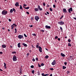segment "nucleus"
Returning <instances> with one entry per match:
<instances>
[{"instance_id":"nucleus-53","label":"nucleus","mask_w":76,"mask_h":76,"mask_svg":"<svg viewBox=\"0 0 76 76\" xmlns=\"http://www.w3.org/2000/svg\"><path fill=\"white\" fill-rule=\"evenodd\" d=\"M22 70L20 69V74L21 75L22 74Z\"/></svg>"},{"instance_id":"nucleus-45","label":"nucleus","mask_w":76,"mask_h":76,"mask_svg":"<svg viewBox=\"0 0 76 76\" xmlns=\"http://www.w3.org/2000/svg\"><path fill=\"white\" fill-rule=\"evenodd\" d=\"M38 65L39 67H41V65H40L39 64H38Z\"/></svg>"},{"instance_id":"nucleus-29","label":"nucleus","mask_w":76,"mask_h":76,"mask_svg":"<svg viewBox=\"0 0 76 76\" xmlns=\"http://www.w3.org/2000/svg\"><path fill=\"white\" fill-rule=\"evenodd\" d=\"M30 8V7H28L25 8L26 9L28 10Z\"/></svg>"},{"instance_id":"nucleus-25","label":"nucleus","mask_w":76,"mask_h":76,"mask_svg":"<svg viewBox=\"0 0 76 76\" xmlns=\"http://www.w3.org/2000/svg\"><path fill=\"white\" fill-rule=\"evenodd\" d=\"M20 10H22L23 9L22 8V5H20Z\"/></svg>"},{"instance_id":"nucleus-35","label":"nucleus","mask_w":76,"mask_h":76,"mask_svg":"<svg viewBox=\"0 0 76 76\" xmlns=\"http://www.w3.org/2000/svg\"><path fill=\"white\" fill-rule=\"evenodd\" d=\"M41 65L42 66H43L44 65V64H43V63H42V64H41Z\"/></svg>"},{"instance_id":"nucleus-42","label":"nucleus","mask_w":76,"mask_h":76,"mask_svg":"<svg viewBox=\"0 0 76 76\" xmlns=\"http://www.w3.org/2000/svg\"><path fill=\"white\" fill-rule=\"evenodd\" d=\"M32 60L33 61H35V59L34 58H33Z\"/></svg>"},{"instance_id":"nucleus-17","label":"nucleus","mask_w":76,"mask_h":76,"mask_svg":"<svg viewBox=\"0 0 76 76\" xmlns=\"http://www.w3.org/2000/svg\"><path fill=\"white\" fill-rule=\"evenodd\" d=\"M34 10L36 12H37L39 11V10H38V9L37 8H35L34 9Z\"/></svg>"},{"instance_id":"nucleus-9","label":"nucleus","mask_w":76,"mask_h":76,"mask_svg":"<svg viewBox=\"0 0 76 76\" xmlns=\"http://www.w3.org/2000/svg\"><path fill=\"white\" fill-rule=\"evenodd\" d=\"M56 64V61L55 60H54L53 62L51 63V64L53 66L55 65V64Z\"/></svg>"},{"instance_id":"nucleus-6","label":"nucleus","mask_w":76,"mask_h":76,"mask_svg":"<svg viewBox=\"0 0 76 76\" xmlns=\"http://www.w3.org/2000/svg\"><path fill=\"white\" fill-rule=\"evenodd\" d=\"M35 20L37 21H38V20L39 19V18L38 16H35V18H34Z\"/></svg>"},{"instance_id":"nucleus-15","label":"nucleus","mask_w":76,"mask_h":76,"mask_svg":"<svg viewBox=\"0 0 76 76\" xmlns=\"http://www.w3.org/2000/svg\"><path fill=\"white\" fill-rule=\"evenodd\" d=\"M61 56H62V57H65L66 56V55H64V54H63V53H61Z\"/></svg>"},{"instance_id":"nucleus-26","label":"nucleus","mask_w":76,"mask_h":76,"mask_svg":"<svg viewBox=\"0 0 76 76\" xmlns=\"http://www.w3.org/2000/svg\"><path fill=\"white\" fill-rule=\"evenodd\" d=\"M32 35H33V36H36V35H37L35 33L32 34Z\"/></svg>"},{"instance_id":"nucleus-22","label":"nucleus","mask_w":76,"mask_h":76,"mask_svg":"<svg viewBox=\"0 0 76 76\" xmlns=\"http://www.w3.org/2000/svg\"><path fill=\"white\" fill-rule=\"evenodd\" d=\"M66 66H63V69H66Z\"/></svg>"},{"instance_id":"nucleus-16","label":"nucleus","mask_w":76,"mask_h":76,"mask_svg":"<svg viewBox=\"0 0 76 76\" xmlns=\"http://www.w3.org/2000/svg\"><path fill=\"white\" fill-rule=\"evenodd\" d=\"M18 48H20V43H18Z\"/></svg>"},{"instance_id":"nucleus-63","label":"nucleus","mask_w":76,"mask_h":76,"mask_svg":"<svg viewBox=\"0 0 76 76\" xmlns=\"http://www.w3.org/2000/svg\"><path fill=\"white\" fill-rule=\"evenodd\" d=\"M23 6H26L27 5L26 4H24L23 5Z\"/></svg>"},{"instance_id":"nucleus-10","label":"nucleus","mask_w":76,"mask_h":76,"mask_svg":"<svg viewBox=\"0 0 76 76\" xmlns=\"http://www.w3.org/2000/svg\"><path fill=\"white\" fill-rule=\"evenodd\" d=\"M38 48H39V51L40 52L42 53V49L41 46H39L38 47Z\"/></svg>"},{"instance_id":"nucleus-1","label":"nucleus","mask_w":76,"mask_h":76,"mask_svg":"<svg viewBox=\"0 0 76 76\" xmlns=\"http://www.w3.org/2000/svg\"><path fill=\"white\" fill-rule=\"evenodd\" d=\"M7 12H8L7 11L5 10H3L2 12H1V14L3 15H7Z\"/></svg>"},{"instance_id":"nucleus-38","label":"nucleus","mask_w":76,"mask_h":76,"mask_svg":"<svg viewBox=\"0 0 76 76\" xmlns=\"http://www.w3.org/2000/svg\"><path fill=\"white\" fill-rule=\"evenodd\" d=\"M43 5L44 6H45L46 5V4H45V3L44 2H43Z\"/></svg>"},{"instance_id":"nucleus-21","label":"nucleus","mask_w":76,"mask_h":76,"mask_svg":"<svg viewBox=\"0 0 76 76\" xmlns=\"http://www.w3.org/2000/svg\"><path fill=\"white\" fill-rule=\"evenodd\" d=\"M13 10L12 9H11V10L10 11V13H13Z\"/></svg>"},{"instance_id":"nucleus-54","label":"nucleus","mask_w":76,"mask_h":76,"mask_svg":"<svg viewBox=\"0 0 76 76\" xmlns=\"http://www.w3.org/2000/svg\"><path fill=\"white\" fill-rule=\"evenodd\" d=\"M29 53H27L26 54V56H29Z\"/></svg>"},{"instance_id":"nucleus-19","label":"nucleus","mask_w":76,"mask_h":76,"mask_svg":"<svg viewBox=\"0 0 76 76\" xmlns=\"http://www.w3.org/2000/svg\"><path fill=\"white\" fill-rule=\"evenodd\" d=\"M12 11L14 12V13L16 12V10L15 8L12 9Z\"/></svg>"},{"instance_id":"nucleus-59","label":"nucleus","mask_w":76,"mask_h":76,"mask_svg":"<svg viewBox=\"0 0 76 76\" xmlns=\"http://www.w3.org/2000/svg\"><path fill=\"white\" fill-rule=\"evenodd\" d=\"M46 13L48 15H49V12H47Z\"/></svg>"},{"instance_id":"nucleus-64","label":"nucleus","mask_w":76,"mask_h":76,"mask_svg":"<svg viewBox=\"0 0 76 76\" xmlns=\"http://www.w3.org/2000/svg\"><path fill=\"white\" fill-rule=\"evenodd\" d=\"M58 41H60V39L59 38H58Z\"/></svg>"},{"instance_id":"nucleus-50","label":"nucleus","mask_w":76,"mask_h":76,"mask_svg":"<svg viewBox=\"0 0 76 76\" xmlns=\"http://www.w3.org/2000/svg\"><path fill=\"white\" fill-rule=\"evenodd\" d=\"M36 60L37 61H38V58H37V57L36 58Z\"/></svg>"},{"instance_id":"nucleus-24","label":"nucleus","mask_w":76,"mask_h":76,"mask_svg":"<svg viewBox=\"0 0 76 76\" xmlns=\"http://www.w3.org/2000/svg\"><path fill=\"white\" fill-rule=\"evenodd\" d=\"M15 33H16L17 32V30L16 29V28L15 29Z\"/></svg>"},{"instance_id":"nucleus-30","label":"nucleus","mask_w":76,"mask_h":76,"mask_svg":"<svg viewBox=\"0 0 76 76\" xmlns=\"http://www.w3.org/2000/svg\"><path fill=\"white\" fill-rule=\"evenodd\" d=\"M64 16L63 15H62L61 16V17L60 18V20H61V19L64 17Z\"/></svg>"},{"instance_id":"nucleus-44","label":"nucleus","mask_w":76,"mask_h":76,"mask_svg":"<svg viewBox=\"0 0 76 76\" xmlns=\"http://www.w3.org/2000/svg\"><path fill=\"white\" fill-rule=\"evenodd\" d=\"M67 74H68L69 73H70V72L68 70V71L67 72Z\"/></svg>"},{"instance_id":"nucleus-23","label":"nucleus","mask_w":76,"mask_h":76,"mask_svg":"<svg viewBox=\"0 0 76 76\" xmlns=\"http://www.w3.org/2000/svg\"><path fill=\"white\" fill-rule=\"evenodd\" d=\"M49 57V56L48 55H46L45 57V58H48Z\"/></svg>"},{"instance_id":"nucleus-34","label":"nucleus","mask_w":76,"mask_h":76,"mask_svg":"<svg viewBox=\"0 0 76 76\" xmlns=\"http://www.w3.org/2000/svg\"><path fill=\"white\" fill-rule=\"evenodd\" d=\"M38 72L37 75L38 76H39V75H40V72Z\"/></svg>"},{"instance_id":"nucleus-36","label":"nucleus","mask_w":76,"mask_h":76,"mask_svg":"<svg viewBox=\"0 0 76 76\" xmlns=\"http://www.w3.org/2000/svg\"><path fill=\"white\" fill-rule=\"evenodd\" d=\"M24 36H25L26 37H27V36H26V34H24Z\"/></svg>"},{"instance_id":"nucleus-52","label":"nucleus","mask_w":76,"mask_h":76,"mask_svg":"<svg viewBox=\"0 0 76 76\" xmlns=\"http://www.w3.org/2000/svg\"><path fill=\"white\" fill-rule=\"evenodd\" d=\"M44 75H45V74L44 73H43L42 74V76H44Z\"/></svg>"},{"instance_id":"nucleus-58","label":"nucleus","mask_w":76,"mask_h":76,"mask_svg":"<svg viewBox=\"0 0 76 76\" xmlns=\"http://www.w3.org/2000/svg\"><path fill=\"white\" fill-rule=\"evenodd\" d=\"M3 54V52H0V54Z\"/></svg>"},{"instance_id":"nucleus-20","label":"nucleus","mask_w":76,"mask_h":76,"mask_svg":"<svg viewBox=\"0 0 76 76\" xmlns=\"http://www.w3.org/2000/svg\"><path fill=\"white\" fill-rule=\"evenodd\" d=\"M60 29L61 30V31H62V32H63V28L61 26L60 27Z\"/></svg>"},{"instance_id":"nucleus-61","label":"nucleus","mask_w":76,"mask_h":76,"mask_svg":"<svg viewBox=\"0 0 76 76\" xmlns=\"http://www.w3.org/2000/svg\"><path fill=\"white\" fill-rule=\"evenodd\" d=\"M73 18L75 20H76V18L73 17Z\"/></svg>"},{"instance_id":"nucleus-13","label":"nucleus","mask_w":76,"mask_h":76,"mask_svg":"<svg viewBox=\"0 0 76 76\" xmlns=\"http://www.w3.org/2000/svg\"><path fill=\"white\" fill-rule=\"evenodd\" d=\"M22 45H23L24 47H27L28 46L26 44H25V43H22Z\"/></svg>"},{"instance_id":"nucleus-4","label":"nucleus","mask_w":76,"mask_h":76,"mask_svg":"<svg viewBox=\"0 0 76 76\" xmlns=\"http://www.w3.org/2000/svg\"><path fill=\"white\" fill-rule=\"evenodd\" d=\"M72 11H73L72 8L71 7L70 8H69L68 9V11L69 13H71V11L72 12Z\"/></svg>"},{"instance_id":"nucleus-39","label":"nucleus","mask_w":76,"mask_h":76,"mask_svg":"<svg viewBox=\"0 0 76 76\" xmlns=\"http://www.w3.org/2000/svg\"><path fill=\"white\" fill-rule=\"evenodd\" d=\"M55 39H58V36H56V37H55Z\"/></svg>"},{"instance_id":"nucleus-8","label":"nucleus","mask_w":76,"mask_h":76,"mask_svg":"<svg viewBox=\"0 0 76 76\" xmlns=\"http://www.w3.org/2000/svg\"><path fill=\"white\" fill-rule=\"evenodd\" d=\"M63 12H64V13H66L67 12V11L66 10V8H64L63 9Z\"/></svg>"},{"instance_id":"nucleus-7","label":"nucleus","mask_w":76,"mask_h":76,"mask_svg":"<svg viewBox=\"0 0 76 76\" xmlns=\"http://www.w3.org/2000/svg\"><path fill=\"white\" fill-rule=\"evenodd\" d=\"M23 36L19 35L18 36V38L20 39H21L22 38H23Z\"/></svg>"},{"instance_id":"nucleus-46","label":"nucleus","mask_w":76,"mask_h":76,"mask_svg":"<svg viewBox=\"0 0 76 76\" xmlns=\"http://www.w3.org/2000/svg\"><path fill=\"white\" fill-rule=\"evenodd\" d=\"M39 45H36V48H38V47H39Z\"/></svg>"},{"instance_id":"nucleus-33","label":"nucleus","mask_w":76,"mask_h":76,"mask_svg":"<svg viewBox=\"0 0 76 76\" xmlns=\"http://www.w3.org/2000/svg\"><path fill=\"white\" fill-rule=\"evenodd\" d=\"M50 69L51 71H53L54 70V69L53 68H50Z\"/></svg>"},{"instance_id":"nucleus-31","label":"nucleus","mask_w":76,"mask_h":76,"mask_svg":"<svg viewBox=\"0 0 76 76\" xmlns=\"http://www.w3.org/2000/svg\"><path fill=\"white\" fill-rule=\"evenodd\" d=\"M31 73H32L33 74H34V70H33L31 71Z\"/></svg>"},{"instance_id":"nucleus-57","label":"nucleus","mask_w":76,"mask_h":76,"mask_svg":"<svg viewBox=\"0 0 76 76\" xmlns=\"http://www.w3.org/2000/svg\"><path fill=\"white\" fill-rule=\"evenodd\" d=\"M70 57L71 59L73 58V57H72V56H70Z\"/></svg>"},{"instance_id":"nucleus-12","label":"nucleus","mask_w":76,"mask_h":76,"mask_svg":"<svg viewBox=\"0 0 76 76\" xmlns=\"http://www.w3.org/2000/svg\"><path fill=\"white\" fill-rule=\"evenodd\" d=\"M15 5L16 6V7H19V3L18 2H17L15 4Z\"/></svg>"},{"instance_id":"nucleus-14","label":"nucleus","mask_w":76,"mask_h":76,"mask_svg":"<svg viewBox=\"0 0 76 76\" xmlns=\"http://www.w3.org/2000/svg\"><path fill=\"white\" fill-rule=\"evenodd\" d=\"M1 47L4 48L6 47V45H3L1 46Z\"/></svg>"},{"instance_id":"nucleus-48","label":"nucleus","mask_w":76,"mask_h":76,"mask_svg":"<svg viewBox=\"0 0 76 76\" xmlns=\"http://www.w3.org/2000/svg\"><path fill=\"white\" fill-rule=\"evenodd\" d=\"M26 13L28 15H29V12H26Z\"/></svg>"},{"instance_id":"nucleus-56","label":"nucleus","mask_w":76,"mask_h":76,"mask_svg":"<svg viewBox=\"0 0 76 76\" xmlns=\"http://www.w3.org/2000/svg\"><path fill=\"white\" fill-rule=\"evenodd\" d=\"M9 22H11V20L10 19H9Z\"/></svg>"},{"instance_id":"nucleus-18","label":"nucleus","mask_w":76,"mask_h":76,"mask_svg":"<svg viewBox=\"0 0 76 76\" xmlns=\"http://www.w3.org/2000/svg\"><path fill=\"white\" fill-rule=\"evenodd\" d=\"M71 45H72L70 43H68V46H69V47H71Z\"/></svg>"},{"instance_id":"nucleus-49","label":"nucleus","mask_w":76,"mask_h":76,"mask_svg":"<svg viewBox=\"0 0 76 76\" xmlns=\"http://www.w3.org/2000/svg\"><path fill=\"white\" fill-rule=\"evenodd\" d=\"M4 67L5 66H6V64H5V63H4Z\"/></svg>"},{"instance_id":"nucleus-3","label":"nucleus","mask_w":76,"mask_h":76,"mask_svg":"<svg viewBox=\"0 0 76 76\" xmlns=\"http://www.w3.org/2000/svg\"><path fill=\"white\" fill-rule=\"evenodd\" d=\"M58 23L60 25H63L64 24V23L63 21H61L59 22H58Z\"/></svg>"},{"instance_id":"nucleus-37","label":"nucleus","mask_w":76,"mask_h":76,"mask_svg":"<svg viewBox=\"0 0 76 76\" xmlns=\"http://www.w3.org/2000/svg\"><path fill=\"white\" fill-rule=\"evenodd\" d=\"M71 41V40L70 39H68V42H70Z\"/></svg>"},{"instance_id":"nucleus-40","label":"nucleus","mask_w":76,"mask_h":76,"mask_svg":"<svg viewBox=\"0 0 76 76\" xmlns=\"http://www.w3.org/2000/svg\"><path fill=\"white\" fill-rule=\"evenodd\" d=\"M40 31H42V32H44L45 30H40Z\"/></svg>"},{"instance_id":"nucleus-41","label":"nucleus","mask_w":76,"mask_h":76,"mask_svg":"<svg viewBox=\"0 0 76 76\" xmlns=\"http://www.w3.org/2000/svg\"><path fill=\"white\" fill-rule=\"evenodd\" d=\"M31 67L33 68L34 67V66L33 65H32V66H31Z\"/></svg>"},{"instance_id":"nucleus-55","label":"nucleus","mask_w":76,"mask_h":76,"mask_svg":"<svg viewBox=\"0 0 76 76\" xmlns=\"http://www.w3.org/2000/svg\"><path fill=\"white\" fill-rule=\"evenodd\" d=\"M53 7L55 8L56 7V5L55 4L53 5Z\"/></svg>"},{"instance_id":"nucleus-2","label":"nucleus","mask_w":76,"mask_h":76,"mask_svg":"<svg viewBox=\"0 0 76 76\" xmlns=\"http://www.w3.org/2000/svg\"><path fill=\"white\" fill-rule=\"evenodd\" d=\"M13 60L14 61H15L17 60V57H16V56L15 55L13 56Z\"/></svg>"},{"instance_id":"nucleus-51","label":"nucleus","mask_w":76,"mask_h":76,"mask_svg":"<svg viewBox=\"0 0 76 76\" xmlns=\"http://www.w3.org/2000/svg\"><path fill=\"white\" fill-rule=\"evenodd\" d=\"M47 7H50V5H48V4H47Z\"/></svg>"},{"instance_id":"nucleus-27","label":"nucleus","mask_w":76,"mask_h":76,"mask_svg":"<svg viewBox=\"0 0 76 76\" xmlns=\"http://www.w3.org/2000/svg\"><path fill=\"white\" fill-rule=\"evenodd\" d=\"M13 26L14 27L15 26V27H16V26H17V25H16L14 23V24H13Z\"/></svg>"},{"instance_id":"nucleus-43","label":"nucleus","mask_w":76,"mask_h":76,"mask_svg":"<svg viewBox=\"0 0 76 76\" xmlns=\"http://www.w3.org/2000/svg\"><path fill=\"white\" fill-rule=\"evenodd\" d=\"M64 64H65V65H66V64H67V62H65L64 63Z\"/></svg>"},{"instance_id":"nucleus-62","label":"nucleus","mask_w":76,"mask_h":76,"mask_svg":"<svg viewBox=\"0 0 76 76\" xmlns=\"http://www.w3.org/2000/svg\"><path fill=\"white\" fill-rule=\"evenodd\" d=\"M4 68L5 69H6L7 68V67L6 66H4Z\"/></svg>"},{"instance_id":"nucleus-11","label":"nucleus","mask_w":76,"mask_h":76,"mask_svg":"<svg viewBox=\"0 0 76 76\" xmlns=\"http://www.w3.org/2000/svg\"><path fill=\"white\" fill-rule=\"evenodd\" d=\"M45 27L46 28V29H51V27L50 26H48V25H46L45 26Z\"/></svg>"},{"instance_id":"nucleus-28","label":"nucleus","mask_w":76,"mask_h":76,"mask_svg":"<svg viewBox=\"0 0 76 76\" xmlns=\"http://www.w3.org/2000/svg\"><path fill=\"white\" fill-rule=\"evenodd\" d=\"M16 52L15 51H14V52H12V54H16Z\"/></svg>"},{"instance_id":"nucleus-60","label":"nucleus","mask_w":76,"mask_h":76,"mask_svg":"<svg viewBox=\"0 0 76 76\" xmlns=\"http://www.w3.org/2000/svg\"><path fill=\"white\" fill-rule=\"evenodd\" d=\"M11 27H13V28L14 27L13 24L12 25V26H11Z\"/></svg>"},{"instance_id":"nucleus-32","label":"nucleus","mask_w":76,"mask_h":76,"mask_svg":"<svg viewBox=\"0 0 76 76\" xmlns=\"http://www.w3.org/2000/svg\"><path fill=\"white\" fill-rule=\"evenodd\" d=\"M50 11L51 12H52L53 11V10H52V9L51 8H50Z\"/></svg>"},{"instance_id":"nucleus-47","label":"nucleus","mask_w":76,"mask_h":76,"mask_svg":"<svg viewBox=\"0 0 76 76\" xmlns=\"http://www.w3.org/2000/svg\"><path fill=\"white\" fill-rule=\"evenodd\" d=\"M34 20V19L33 17H31V20L32 21Z\"/></svg>"},{"instance_id":"nucleus-5","label":"nucleus","mask_w":76,"mask_h":76,"mask_svg":"<svg viewBox=\"0 0 76 76\" xmlns=\"http://www.w3.org/2000/svg\"><path fill=\"white\" fill-rule=\"evenodd\" d=\"M37 8L38 9L40 10V11H42L43 10L42 9V8H41L40 7V5H38L37 6Z\"/></svg>"}]
</instances>
